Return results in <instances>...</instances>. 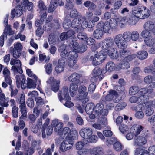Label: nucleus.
Listing matches in <instances>:
<instances>
[{"mask_svg": "<svg viewBox=\"0 0 155 155\" xmlns=\"http://www.w3.org/2000/svg\"><path fill=\"white\" fill-rule=\"evenodd\" d=\"M81 77L80 74L76 72L73 73L69 76L68 78V80L72 82H76L77 83L80 82V79Z\"/></svg>", "mask_w": 155, "mask_h": 155, "instance_id": "412c9836", "label": "nucleus"}, {"mask_svg": "<svg viewBox=\"0 0 155 155\" xmlns=\"http://www.w3.org/2000/svg\"><path fill=\"white\" fill-rule=\"evenodd\" d=\"M17 86L18 87L20 85L21 81V87L22 89H25L26 87L27 83H26V79L25 76L23 74L17 75L16 76Z\"/></svg>", "mask_w": 155, "mask_h": 155, "instance_id": "9d476101", "label": "nucleus"}, {"mask_svg": "<svg viewBox=\"0 0 155 155\" xmlns=\"http://www.w3.org/2000/svg\"><path fill=\"white\" fill-rule=\"evenodd\" d=\"M73 144V141L72 138L70 137H66L61 143L60 150L62 152H65L70 149Z\"/></svg>", "mask_w": 155, "mask_h": 155, "instance_id": "7ed1b4c3", "label": "nucleus"}, {"mask_svg": "<svg viewBox=\"0 0 155 155\" xmlns=\"http://www.w3.org/2000/svg\"><path fill=\"white\" fill-rule=\"evenodd\" d=\"M81 20L79 18H75L72 21V27L74 28L79 26L81 23Z\"/></svg>", "mask_w": 155, "mask_h": 155, "instance_id": "ea45409f", "label": "nucleus"}, {"mask_svg": "<svg viewBox=\"0 0 155 155\" xmlns=\"http://www.w3.org/2000/svg\"><path fill=\"white\" fill-rule=\"evenodd\" d=\"M122 37L126 42L130 41L131 40V32L129 31L124 32L122 35Z\"/></svg>", "mask_w": 155, "mask_h": 155, "instance_id": "79ce46f5", "label": "nucleus"}, {"mask_svg": "<svg viewBox=\"0 0 155 155\" xmlns=\"http://www.w3.org/2000/svg\"><path fill=\"white\" fill-rule=\"evenodd\" d=\"M22 45L21 43L17 42L14 45L13 52V57L15 59L18 58L21 54Z\"/></svg>", "mask_w": 155, "mask_h": 155, "instance_id": "1a4fd4ad", "label": "nucleus"}, {"mask_svg": "<svg viewBox=\"0 0 155 155\" xmlns=\"http://www.w3.org/2000/svg\"><path fill=\"white\" fill-rule=\"evenodd\" d=\"M102 27H103V29L104 32H108L110 28V22L106 21L104 23H102Z\"/></svg>", "mask_w": 155, "mask_h": 155, "instance_id": "a18cd8bd", "label": "nucleus"}, {"mask_svg": "<svg viewBox=\"0 0 155 155\" xmlns=\"http://www.w3.org/2000/svg\"><path fill=\"white\" fill-rule=\"evenodd\" d=\"M139 34L137 31H134L131 33V39L132 41H136L139 38Z\"/></svg>", "mask_w": 155, "mask_h": 155, "instance_id": "8fccbe9b", "label": "nucleus"}, {"mask_svg": "<svg viewBox=\"0 0 155 155\" xmlns=\"http://www.w3.org/2000/svg\"><path fill=\"white\" fill-rule=\"evenodd\" d=\"M106 71L105 69H103L102 70L99 67H96L93 70V74L94 76L97 77H99V76L101 73H104V72Z\"/></svg>", "mask_w": 155, "mask_h": 155, "instance_id": "72a5a7b5", "label": "nucleus"}, {"mask_svg": "<svg viewBox=\"0 0 155 155\" xmlns=\"http://www.w3.org/2000/svg\"><path fill=\"white\" fill-rule=\"evenodd\" d=\"M20 111L22 115L20 117V119H24L27 117V112L25 104L20 105L19 106Z\"/></svg>", "mask_w": 155, "mask_h": 155, "instance_id": "bb28decb", "label": "nucleus"}, {"mask_svg": "<svg viewBox=\"0 0 155 155\" xmlns=\"http://www.w3.org/2000/svg\"><path fill=\"white\" fill-rule=\"evenodd\" d=\"M137 55L138 58L141 60H143L147 58L148 53L145 51H139L137 53Z\"/></svg>", "mask_w": 155, "mask_h": 155, "instance_id": "e433bc0d", "label": "nucleus"}, {"mask_svg": "<svg viewBox=\"0 0 155 155\" xmlns=\"http://www.w3.org/2000/svg\"><path fill=\"white\" fill-rule=\"evenodd\" d=\"M21 5L22 7H27V9L29 11L31 10L33 6L32 2H29L28 0H22Z\"/></svg>", "mask_w": 155, "mask_h": 155, "instance_id": "a878e982", "label": "nucleus"}, {"mask_svg": "<svg viewBox=\"0 0 155 155\" xmlns=\"http://www.w3.org/2000/svg\"><path fill=\"white\" fill-rule=\"evenodd\" d=\"M86 42L87 45H92L91 48L93 47V45L96 42L95 40L91 37H87L86 40Z\"/></svg>", "mask_w": 155, "mask_h": 155, "instance_id": "bf43d9fd", "label": "nucleus"}, {"mask_svg": "<svg viewBox=\"0 0 155 155\" xmlns=\"http://www.w3.org/2000/svg\"><path fill=\"white\" fill-rule=\"evenodd\" d=\"M81 137L83 138L87 139L88 142L91 143H95L97 140L96 136L92 135V129L90 127H83L79 132Z\"/></svg>", "mask_w": 155, "mask_h": 155, "instance_id": "f257e3e1", "label": "nucleus"}, {"mask_svg": "<svg viewBox=\"0 0 155 155\" xmlns=\"http://www.w3.org/2000/svg\"><path fill=\"white\" fill-rule=\"evenodd\" d=\"M141 111H137L135 114V117L138 119H141L143 118L144 116V113L142 111V108H141Z\"/></svg>", "mask_w": 155, "mask_h": 155, "instance_id": "13d9d810", "label": "nucleus"}, {"mask_svg": "<svg viewBox=\"0 0 155 155\" xmlns=\"http://www.w3.org/2000/svg\"><path fill=\"white\" fill-rule=\"evenodd\" d=\"M18 108L15 106L13 107L12 109V115L14 117L16 118L18 116Z\"/></svg>", "mask_w": 155, "mask_h": 155, "instance_id": "e2e57ef3", "label": "nucleus"}, {"mask_svg": "<svg viewBox=\"0 0 155 155\" xmlns=\"http://www.w3.org/2000/svg\"><path fill=\"white\" fill-rule=\"evenodd\" d=\"M97 55L99 58L101 60H102L103 61L105 60L107 56L106 54L103 51L99 52L98 54H97Z\"/></svg>", "mask_w": 155, "mask_h": 155, "instance_id": "864d4df0", "label": "nucleus"}, {"mask_svg": "<svg viewBox=\"0 0 155 155\" xmlns=\"http://www.w3.org/2000/svg\"><path fill=\"white\" fill-rule=\"evenodd\" d=\"M60 101L64 105L68 108H70L73 106L74 104L71 102L69 101L70 100V97H59Z\"/></svg>", "mask_w": 155, "mask_h": 155, "instance_id": "4be33fe9", "label": "nucleus"}, {"mask_svg": "<svg viewBox=\"0 0 155 155\" xmlns=\"http://www.w3.org/2000/svg\"><path fill=\"white\" fill-rule=\"evenodd\" d=\"M108 55L112 59H117L118 57L117 51L113 48H109L106 49Z\"/></svg>", "mask_w": 155, "mask_h": 155, "instance_id": "2eb2a0df", "label": "nucleus"}, {"mask_svg": "<svg viewBox=\"0 0 155 155\" xmlns=\"http://www.w3.org/2000/svg\"><path fill=\"white\" fill-rule=\"evenodd\" d=\"M97 53V51L95 50L93 51L92 52V55L90 57V60L92 61V63L93 65L97 66L99 64L97 62V58L96 56V54Z\"/></svg>", "mask_w": 155, "mask_h": 155, "instance_id": "c756f323", "label": "nucleus"}, {"mask_svg": "<svg viewBox=\"0 0 155 155\" xmlns=\"http://www.w3.org/2000/svg\"><path fill=\"white\" fill-rule=\"evenodd\" d=\"M117 141L116 138L112 137L107 139L106 143L107 146H109L111 144H114L115 143L117 142Z\"/></svg>", "mask_w": 155, "mask_h": 155, "instance_id": "4d7b16f0", "label": "nucleus"}, {"mask_svg": "<svg viewBox=\"0 0 155 155\" xmlns=\"http://www.w3.org/2000/svg\"><path fill=\"white\" fill-rule=\"evenodd\" d=\"M12 18L13 19L15 16L18 17L20 16L23 13L22 8L20 5H18L15 8L12 10Z\"/></svg>", "mask_w": 155, "mask_h": 155, "instance_id": "ddd939ff", "label": "nucleus"}, {"mask_svg": "<svg viewBox=\"0 0 155 155\" xmlns=\"http://www.w3.org/2000/svg\"><path fill=\"white\" fill-rule=\"evenodd\" d=\"M98 123L100 124L103 128L104 127L106 126L107 124V120L105 117H101L98 120Z\"/></svg>", "mask_w": 155, "mask_h": 155, "instance_id": "603ef678", "label": "nucleus"}, {"mask_svg": "<svg viewBox=\"0 0 155 155\" xmlns=\"http://www.w3.org/2000/svg\"><path fill=\"white\" fill-rule=\"evenodd\" d=\"M27 82L26 87L29 88H35L36 87V81L33 80L31 79L28 78L26 81Z\"/></svg>", "mask_w": 155, "mask_h": 155, "instance_id": "473e14b6", "label": "nucleus"}, {"mask_svg": "<svg viewBox=\"0 0 155 155\" xmlns=\"http://www.w3.org/2000/svg\"><path fill=\"white\" fill-rule=\"evenodd\" d=\"M142 126L135 124L133 125L130 129V132L133 134L135 136H137L143 130Z\"/></svg>", "mask_w": 155, "mask_h": 155, "instance_id": "4468645a", "label": "nucleus"}, {"mask_svg": "<svg viewBox=\"0 0 155 155\" xmlns=\"http://www.w3.org/2000/svg\"><path fill=\"white\" fill-rule=\"evenodd\" d=\"M149 135L146 133L143 136H138L134 139V145L136 146H141L145 144L147 142V138Z\"/></svg>", "mask_w": 155, "mask_h": 155, "instance_id": "39448f33", "label": "nucleus"}, {"mask_svg": "<svg viewBox=\"0 0 155 155\" xmlns=\"http://www.w3.org/2000/svg\"><path fill=\"white\" fill-rule=\"evenodd\" d=\"M153 104V103H152V101H149L147 102L145 104L143 110L146 116H150L153 114L154 110L151 107H155L152 106Z\"/></svg>", "mask_w": 155, "mask_h": 155, "instance_id": "6e6552de", "label": "nucleus"}, {"mask_svg": "<svg viewBox=\"0 0 155 155\" xmlns=\"http://www.w3.org/2000/svg\"><path fill=\"white\" fill-rule=\"evenodd\" d=\"M114 40L115 44H117V43H118L120 42H123L124 40L122 37V34H120L115 36Z\"/></svg>", "mask_w": 155, "mask_h": 155, "instance_id": "6e6d98bb", "label": "nucleus"}, {"mask_svg": "<svg viewBox=\"0 0 155 155\" xmlns=\"http://www.w3.org/2000/svg\"><path fill=\"white\" fill-rule=\"evenodd\" d=\"M8 97H0V105L2 107H6L9 105Z\"/></svg>", "mask_w": 155, "mask_h": 155, "instance_id": "c03bdc74", "label": "nucleus"}, {"mask_svg": "<svg viewBox=\"0 0 155 155\" xmlns=\"http://www.w3.org/2000/svg\"><path fill=\"white\" fill-rule=\"evenodd\" d=\"M119 67L121 69H127L130 67V64L127 61H122L118 65Z\"/></svg>", "mask_w": 155, "mask_h": 155, "instance_id": "a19ab883", "label": "nucleus"}, {"mask_svg": "<svg viewBox=\"0 0 155 155\" xmlns=\"http://www.w3.org/2000/svg\"><path fill=\"white\" fill-rule=\"evenodd\" d=\"M148 150L149 155H155V145L150 147Z\"/></svg>", "mask_w": 155, "mask_h": 155, "instance_id": "774afa93", "label": "nucleus"}, {"mask_svg": "<svg viewBox=\"0 0 155 155\" xmlns=\"http://www.w3.org/2000/svg\"><path fill=\"white\" fill-rule=\"evenodd\" d=\"M104 34L102 30L100 29H98L95 30L94 32V36L96 39H101Z\"/></svg>", "mask_w": 155, "mask_h": 155, "instance_id": "7c9ffc66", "label": "nucleus"}, {"mask_svg": "<svg viewBox=\"0 0 155 155\" xmlns=\"http://www.w3.org/2000/svg\"><path fill=\"white\" fill-rule=\"evenodd\" d=\"M57 7V5L51 2L48 9V12L49 13L52 12L56 9Z\"/></svg>", "mask_w": 155, "mask_h": 155, "instance_id": "0e129e2a", "label": "nucleus"}, {"mask_svg": "<svg viewBox=\"0 0 155 155\" xmlns=\"http://www.w3.org/2000/svg\"><path fill=\"white\" fill-rule=\"evenodd\" d=\"M53 131V128L51 126H49L48 127L45 128H42V136L43 138H45L46 135H51Z\"/></svg>", "mask_w": 155, "mask_h": 155, "instance_id": "aec40b11", "label": "nucleus"}, {"mask_svg": "<svg viewBox=\"0 0 155 155\" xmlns=\"http://www.w3.org/2000/svg\"><path fill=\"white\" fill-rule=\"evenodd\" d=\"M145 30L151 31L154 34H155V25L152 21H147L143 25Z\"/></svg>", "mask_w": 155, "mask_h": 155, "instance_id": "6ab92c4d", "label": "nucleus"}, {"mask_svg": "<svg viewBox=\"0 0 155 155\" xmlns=\"http://www.w3.org/2000/svg\"><path fill=\"white\" fill-rule=\"evenodd\" d=\"M94 108V105L93 103H89L86 105L85 110L87 114H90L93 112Z\"/></svg>", "mask_w": 155, "mask_h": 155, "instance_id": "c85d7f7f", "label": "nucleus"}, {"mask_svg": "<svg viewBox=\"0 0 155 155\" xmlns=\"http://www.w3.org/2000/svg\"><path fill=\"white\" fill-rule=\"evenodd\" d=\"M144 71L145 73L155 75V68H154L153 66H148L145 68Z\"/></svg>", "mask_w": 155, "mask_h": 155, "instance_id": "58836bf2", "label": "nucleus"}, {"mask_svg": "<svg viewBox=\"0 0 155 155\" xmlns=\"http://www.w3.org/2000/svg\"><path fill=\"white\" fill-rule=\"evenodd\" d=\"M79 45V44L78 42L75 41L71 40V42L67 46H69L70 50H72L74 49V50L77 51V49H78Z\"/></svg>", "mask_w": 155, "mask_h": 155, "instance_id": "2f4dec72", "label": "nucleus"}, {"mask_svg": "<svg viewBox=\"0 0 155 155\" xmlns=\"http://www.w3.org/2000/svg\"><path fill=\"white\" fill-rule=\"evenodd\" d=\"M68 37V38H70L71 40H72V38H74V37L75 36L74 35L75 34V31L73 30H70L66 32Z\"/></svg>", "mask_w": 155, "mask_h": 155, "instance_id": "680f3d73", "label": "nucleus"}, {"mask_svg": "<svg viewBox=\"0 0 155 155\" xmlns=\"http://www.w3.org/2000/svg\"><path fill=\"white\" fill-rule=\"evenodd\" d=\"M114 45V41L112 38L109 37L105 39L103 41H101L99 43L98 45L103 50L106 51L107 48H112Z\"/></svg>", "mask_w": 155, "mask_h": 155, "instance_id": "423d86ee", "label": "nucleus"}, {"mask_svg": "<svg viewBox=\"0 0 155 155\" xmlns=\"http://www.w3.org/2000/svg\"><path fill=\"white\" fill-rule=\"evenodd\" d=\"M76 51L73 50L69 51L68 57L69 59L77 60L78 57V54L76 53Z\"/></svg>", "mask_w": 155, "mask_h": 155, "instance_id": "4c0bfd02", "label": "nucleus"}, {"mask_svg": "<svg viewBox=\"0 0 155 155\" xmlns=\"http://www.w3.org/2000/svg\"><path fill=\"white\" fill-rule=\"evenodd\" d=\"M115 64L112 61H110L107 64L105 70L109 72H111L115 70Z\"/></svg>", "mask_w": 155, "mask_h": 155, "instance_id": "f704fd0d", "label": "nucleus"}, {"mask_svg": "<svg viewBox=\"0 0 155 155\" xmlns=\"http://www.w3.org/2000/svg\"><path fill=\"white\" fill-rule=\"evenodd\" d=\"M87 46L85 44H82L80 46L79 45L78 49H77V51L81 53L85 52L87 50Z\"/></svg>", "mask_w": 155, "mask_h": 155, "instance_id": "09e8293b", "label": "nucleus"}, {"mask_svg": "<svg viewBox=\"0 0 155 155\" xmlns=\"http://www.w3.org/2000/svg\"><path fill=\"white\" fill-rule=\"evenodd\" d=\"M104 108V105L101 101L97 103L94 107L95 110L98 113H101Z\"/></svg>", "mask_w": 155, "mask_h": 155, "instance_id": "49530a36", "label": "nucleus"}, {"mask_svg": "<svg viewBox=\"0 0 155 155\" xmlns=\"http://www.w3.org/2000/svg\"><path fill=\"white\" fill-rule=\"evenodd\" d=\"M139 91V88L136 86H133L131 87L129 90V93L131 95L137 94V93Z\"/></svg>", "mask_w": 155, "mask_h": 155, "instance_id": "37998d69", "label": "nucleus"}, {"mask_svg": "<svg viewBox=\"0 0 155 155\" xmlns=\"http://www.w3.org/2000/svg\"><path fill=\"white\" fill-rule=\"evenodd\" d=\"M154 39L151 37H146L144 39V42L146 45L148 46L151 47L153 46L155 44Z\"/></svg>", "mask_w": 155, "mask_h": 155, "instance_id": "c9c22d12", "label": "nucleus"}, {"mask_svg": "<svg viewBox=\"0 0 155 155\" xmlns=\"http://www.w3.org/2000/svg\"><path fill=\"white\" fill-rule=\"evenodd\" d=\"M45 71L48 74H50L52 70V65L51 63H48L47 65L45 66Z\"/></svg>", "mask_w": 155, "mask_h": 155, "instance_id": "69168bd1", "label": "nucleus"}, {"mask_svg": "<svg viewBox=\"0 0 155 155\" xmlns=\"http://www.w3.org/2000/svg\"><path fill=\"white\" fill-rule=\"evenodd\" d=\"M51 126L54 128V131L58 133L63 126V123L59 121L58 119H54L53 120L51 123Z\"/></svg>", "mask_w": 155, "mask_h": 155, "instance_id": "dca6fc26", "label": "nucleus"}, {"mask_svg": "<svg viewBox=\"0 0 155 155\" xmlns=\"http://www.w3.org/2000/svg\"><path fill=\"white\" fill-rule=\"evenodd\" d=\"M69 18L68 16H66L63 24V27L66 29H68L70 28L71 26L72 27L71 20Z\"/></svg>", "mask_w": 155, "mask_h": 155, "instance_id": "cd10ccee", "label": "nucleus"}, {"mask_svg": "<svg viewBox=\"0 0 155 155\" xmlns=\"http://www.w3.org/2000/svg\"><path fill=\"white\" fill-rule=\"evenodd\" d=\"M54 28L56 29H59L61 26V22H60L59 19H54L52 21Z\"/></svg>", "mask_w": 155, "mask_h": 155, "instance_id": "052dcab7", "label": "nucleus"}, {"mask_svg": "<svg viewBox=\"0 0 155 155\" xmlns=\"http://www.w3.org/2000/svg\"><path fill=\"white\" fill-rule=\"evenodd\" d=\"M134 15L141 19H144L148 17L150 14L149 9L143 6H138L137 8L134 7L132 11Z\"/></svg>", "mask_w": 155, "mask_h": 155, "instance_id": "f03ea898", "label": "nucleus"}, {"mask_svg": "<svg viewBox=\"0 0 155 155\" xmlns=\"http://www.w3.org/2000/svg\"><path fill=\"white\" fill-rule=\"evenodd\" d=\"M72 132L74 134V136H71V134H70V137H68L70 133V130L68 127H64L61 131L60 130L58 133V134L60 136V137L61 139H64L65 137H70L71 138V137H76L78 136V134L76 130H74L72 131Z\"/></svg>", "mask_w": 155, "mask_h": 155, "instance_id": "20e7f679", "label": "nucleus"}, {"mask_svg": "<svg viewBox=\"0 0 155 155\" xmlns=\"http://www.w3.org/2000/svg\"><path fill=\"white\" fill-rule=\"evenodd\" d=\"M113 148L116 151L119 152L122 150L123 147L120 142L117 141L114 144Z\"/></svg>", "mask_w": 155, "mask_h": 155, "instance_id": "de8ad7c7", "label": "nucleus"}, {"mask_svg": "<svg viewBox=\"0 0 155 155\" xmlns=\"http://www.w3.org/2000/svg\"><path fill=\"white\" fill-rule=\"evenodd\" d=\"M89 152V149L84 148L79 150L78 153L80 155H85L88 153Z\"/></svg>", "mask_w": 155, "mask_h": 155, "instance_id": "338daca9", "label": "nucleus"}, {"mask_svg": "<svg viewBox=\"0 0 155 155\" xmlns=\"http://www.w3.org/2000/svg\"><path fill=\"white\" fill-rule=\"evenodd\" d=\"M58 97H69L68 87L64 86L61 90L59 91L58 94Z\"/></svg>", "mask_w": 155, "mask_h": 155, "instance_id": "b1692460", "label": "nucleus"}, {"mask_svg": "<svg viewBox=\"0 0 155 155\" xmlns=\"http://www.w3.org/2000/svg\"><path fill=\"white\" fill-rule=\"evenodd\" d=\"M120 56L122 59H126L127 56L131 54V52L128 49L125 48L121 49L119 51Z\"/></svg>", "mask_w": 155, "mask_h": 155, "instance_id": "5701e85b", "label": "nucleus"}, {"mask_svg": "<svg viewBox=\"0 0 155 155\" xmlns=\"http://www.w3.org/2000/svg\"><path fill=\"white\" fill-rule=\"evenodd\" d=\"M119 130L123 133H124L129 130L128 126L124 124H121L119 126Z\"/></svg>", "mask_w": 155, "mask_h": 155, "instance_id": "5fc2aeb1", "label": "nucleus"}, {"mask_svg": "<svg viewBox=\"0 0 155 155\" xmlns=\"http://www.w3.org/2000/svg\"><path fill=\"white\" fill-rule=\"evenodd\" d=\"M37 6L40 9V11H46L47 10L46 6L44 5V3L41 0H39L38 1Z\"/></svg>", "mask_w": 155, "mask_h": 155, "instance_id": "3c124183", "label": "nucleus"}, {"mask_svg": "<svg viewBox=\"0 0 155 155\" xmlns=\"http://www.w3.org/2000/svg\"><path fill=\"white\" fill-rule=\"evenodd\" d=\"M70 47L68 46H65L63 45L60 47L58 50L61 52L60 55L62 57L61 58H65L66 57L68 56V52L70 51L69 49Z\"/></svg>", "mask_w": 155, "mask_h": 155, "instance_id": "f8f14e48", "label": "nucleus"}, {"mask_svg": "<svg viewBox=\"0 0 155 155\" xmlns=\"http://www.w3.org/2000/svg\"><path fill=\"white\" fill-rule=\"evenodd\" d=\"M153 91L152 89H148L147 88H143L139 90L138 92L137 93V96L139 97H144V96H148Z\"/></svg>", "mask_w": 155, "mask_h": 155, "instance_id": "f3484780", "label": "nucleus"}, {"mask_svg": "<svg viewBox=\"0 0 155 155\" xmlns=\"http://www.w3.org/2000/svg\"><path fill=\"white\" fill-rule=\"evenodd\" d=\"M90 152L91 155H104V153L102 147H94Z\"/></svg>", "mask_w": 155, "mask_h": 155, "instance_id": "a211bd4d", "label": "nucleus"}, {"mask_svg": "<svg viewBox=\"0 0 155 155\" xmlns=\"http://www.w3.org/2000/svg\"><path fill=\"white\" fill-rule=\"evenodd\" d=\"M66 63L65 58H60L58 61L57 65L55 68V70L57 73H60L63 71L64 66Z\"/></svg>", "mask_w": 155, "mask_h": 155, "instance_id": "9b49d317", "label": "nucleus"}, {"mask_svg": "<svg viewBox=\"0 0 155 155\" xmlns=\"http://www.w3.org/2000/svg\"><path fill=\"white\" fill-rule=\"evenodd\" d=\"M86 87L84 85L79 86L78 90L79 97H86L88 95Z\"/></svg>", "mask_w": 155, "mask_h": 155, "instance_id": "393cba45", "label": "nucleus"}, {"mask_svg": "<svg viewBox=\"0 0 155 155\" xmlns=\"http://www.w3.org/2000/svg\"><path fill=\"white\" fill-rule=\"evenodd\" d=\"M47 83L51 84V89L54 92H57L60 87V81L54 79L53 77L50 78Z\"/></svg>", "mask_w": 155, "mask_h": 155, "instance_id": "0eeeda50", "label": "nucleus"}]
</instances>
